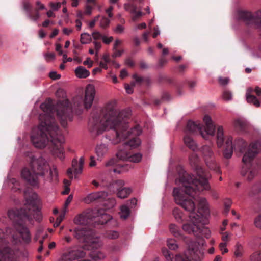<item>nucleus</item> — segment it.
<instances>
[{"label":"nucleus","mask_w":261,"mask_h":261,"mask_svg":"<svg viewBox=\"0 0 261 261\" xmlns=\"http://www.w3.org/2000/svg\"><path fill=\"white\" fill-rule=\"evenodd\" d=\"M49 76L50 79L54 80H58L61 78V75L58 74L55 71L50 72L49 74Z\"/></svg>","instance_id":"nucleus-57"},{"label":"nucleus","mask_w":261,"mask_h":261,"mask_svg":"<svg viewBox=\"0 0 261 261\" xmlns=\"http://www.w3.org/2000/svg\"><path fill=\"white\" fill-rule=\"evenodd\" d=\"M84 163V158L82 156L78 161L77 159H73L72 162V167L69 168L67 171V174L70 179H73V172L75 175L74 178H76V175L82 173Z\"/></svg>","instance_id":"nucleus-15"},{"label":"nucleus","mask_w":261,"mask_h":261,"mask_svg":"<svg viewBox=\"0 0 261 261\" xmlns=\"http://www.w3.org/2000/svg\"><path fill=\"white\" fill-rule=\"evenodd\" d=\"M205 244L203 239H199V242H196L190 241L188 243V251L190 254V257H184L180 255H177L175 256V261H200L203 257V251L201 247Z\"/></svg>","instance_id":"nucleus-10"},{"label":"nucleus","mask_w":261,"mask_h":261,"mask_svg":"<svg viewBox=\"0 0 261 261\" xmlns=\"http://www.w3.org/2000/svg\"><path fill=\"white\" fill-rule=\"evenodd\" d=\"M74 222L75 224L77 225H86L88 223L87 217L86 215L80 214L74 218Z\"/></svg>","instance_id":"nucleus-30"},{"label":"nucleus","mask_w":261,"mask_h":261,"mask_svg":"<svg viewBox=\"0 0 261 261\" xmlns=\"http://www.w3.org/2000/svg\"><path fill=\"white\" fill-rule=\"evenodd\" d=\"M49 6L54 11H57L61 8V3L59 2L56 3L51 2L49 3Z\"/></svg>","instance_id":"nucleus-55"},{"label":"nucleus","mask_w":261,"mask_h":261,"mask_svg":"<svg viewBox=\"0 0 261 261\" xmlns=\"http://www.w3.org/2000/svg\"><path fill=\"white\" fill-rule=\"evenodd\" d=\"M241 174L243 176H246L248 181H251L254 177L256 173L255 171H248L246 167H243L242 169Z\"/></svg>","instance_id":"nucleus-29"},{"label":"nucleus","mask_w":261,"mask_h":261,"mask_svg":"<svg viewBox=\"0 0 261 261\" xmlns=\"http://www.w3.org/2000/svg\"><path fill=\"white\" fill-rule=\"evenodd\" d=\"M173 215L177 221L181 222L182 221V212L179 208H174L173 211Z\"/></svg>","instance_id":"nucleus-40"},{"label":"nucleus","mask_w":261,"mask_h":261,"mask_svg":"<svg viewBox=\"0 0 261 261\" xmlns=\"http://www.w3.org/2000/svg\"><path fill=\"white\" fill-rule=\"evenodd\" d=\"M95 94L94 86L92 84H88L85 88L83 102L84 107L86 109H89L92 107Z\"/></svg>","instance_id":"nucleus-16"},{"label":"nucleus","mask_w":261,"mask_h":261,"mask_svg":"<svg viewBox=\"0 0 261 261\" xmlns=\"http://www.w3.org/2000/svg\"><path fill=\"white\" fill-rule=\"evenodd\" d=\"M117 158L122 161H128L129 154L125 150H120L116 154Z\"/></svg>","instance_id":"nucleus-39"},{"label":"nucleus","mask_w":261,"mask_h":261,"mask_svg":"<svg viewBox=\"0 0 261 261\" xmlns=\"http://www.w3.org/2000/svg\"><path fill=\"white\" fill-rule=\"evenodd\" d=\"M126 125L127 126V128L125 130L121 128L119 129V132L120 134V138L121 139L120 142L128 138L131 134L134 136H139L142 133V130L139 126H136L134 128H132L130 130H127L128 126L126 123Z\"/></svg>","instance_id":"nucleus-18"},{"label":"nucleus","mask_w":261,"mask_h":261,"mask_svg":"<svg viewBox=\"0 0 261 261\" xmlns=\"http://www.w3.org/2000/svg\"><path fill=\"white\" fill-rule=\"evenodd\" d=\"M170 232L175 237H179L181 236L179 228L175 224H171L169 226Z\"/></svg>","instance_id":"nucleus-38"},{"label":"nucleus","mask_w":261,"mask_h":261,"mask_svg":"<svg viewBox=\"0 0 261 261\" xmlns=\"http://www.w3.org/2000/svg\"><path fill=\"white\" fill-rule=\"evenodd\" d=\"M125 89L128 94H132L133 93V88L129 85L126 84L124 85Z\"/></svg>","instance_id":"nucleus-64"},{"label":"nucleus","mask_w":261,"mask_h":261,"mask_svg":"<svg viewBox=\"0 0 261 261\" xmlns=\"http://www.w3.org/2000/svg\"><path fill=\"white\" fill-rule=\"evenodd\" d=\"M10 233V229L6 227L4 229L0 228V257L4 259H9L12 257L13 254V251L10 248L4 246H5L8 241H6L9 233Z\"/></svg>","instance_id":"nucleus-12"},{"label":"nucleus","mask_w":261,"mask_h":261,"mask_svg":"<svg viewBox=\"0 0 261 261\" xmlns=\"http://www.w3.org/2000/svg\"><path fill=\"white\" fill-rule=\"evenodd\" d=\"M232 203V200L230 199H226L224 201V213L227 215Z\"/></svg>","instance_id":"nucleus-44"},{"label":"nucleus","mask_w":261,"mask_h":261,"mask_svg":"<svg viewBox=\"0 0 261 261\" xmlns=\"http://www.w3.org/2000/svg\"><path fill=\"white\" fill-rule=\"evenodd\" d=\"M137 203V200L134 198L128 200L125 205H127L129 208H133L136 205Z\"/></svg>","instance_id":"nucleus-50"},{"label":"nucleus","mask_w":261,"mask_h":261,"mask_svg":"<svg viewBox=\"0 0 261 261\" xmlns=\"http://www.w3.org/2000/svg\"><path fill=\"white\" fill-rule=\"evenodd\" d=\"M73 231L75 238L79 241L89 244L93 248L97 249L102 246L101 242L97 238H94L93 230L86 227H78Z\"/></svg>","instance_id":"nucleus-9"},{"label":"nucleus","mask_w":261,"mask_h":261,"mask_svg":"<svg viewBox=\"0 0 261 261\" xmlns=\"http://www.w3.org/2000/svg\"><path fill=\"white\" fill-rule=\"evenodd\" d=\"M102 40L104 43L109 44L113 40V37L112 36L107 37L106 36H103Z\"/></svg>","instance_id":"nucleus-59"},{"label":"nucleus","mask_w":261,"mask_h":261,"mask_svg":"<svg viewBox=\"0 0 261 261\" xmlns=\"http://www.w3.org/2000/svg\"><path fill=\"white\" fill-rule=\"evenodd\" d=\"M203 121L205 124V135L204 134L202 130V127L199 123L198 124L191 120L188 121L187 122L185 133L187 134H194L197 131L199 130L201 135L205 139H207L208 135L214 136L215 131V126L213 124L211 118L209 116L206 115L203 118Z\"/></svg>","instance_id":"nucleus-8"},{"label":"nucleus","mask_w":261,"mask_h":261,"mask_svg":"<svg viewBox=\"0 0 261 261\" xmlns=\"http://www.w3.org/2000/svg\"><path fill=\"white\" fill-rule=\"evenodd\" d=\"M108 148L106 144H101L97 145L95 148V153L98 159L101 160L107 153Z\"/></svg>","instance_id":"nucleus-22"},{"label":"nucleus","mask_w":261,"mask_h":261,"mask_svg":"<svg viewBox=\"0 0 261 261\" xmlns=\"http://www.w3.org/2000/svg\"><path fill=\"white\" fill-rule=\"evenodd\" d=\"M201 151L204 161L214 156L212 149L208 146L204 145L201 148Z\"/></svg>","instance_id":"nucleus-25"},{"label":"nucleus","mask_w":261,"mask_h":261,"mask_svg":"<svg viewBox=\"0 0 261 261\" xmlns=\"http://www.w3.org/2000/svg\"><path fill=\"white\" fill-rule=\"evenodd\" d=\"M207 166L211 169L217 172H219L220 170L219 166L216 164L215 160H214V156L213 158H210L204 161Z\"/></svg>","instance_id":"nucleus-28"},{"label":"nucleus","mask_w":261,"mask_h":261,"mask_svg":"<svg viewBox=\"0 0 261 261\" xmlns=\"http://www.w3.org/2000/svg\"><path fill=\"white\" fill-rule=\"evenodd\" d=\"M242 246L239 243H237L236 245V249L234 251V255L237 257H240L242 255Z\"/></svg>","instance_id":"nucleus-47"},{"label":"nucleus","mask_w":261,"mask_h":261,"mask_svg":"<svg viewBox=\"0 0 261 261\" xmlns=\"http://www.w3.org/2000/svg\"><path fill=\"white\" fill-rule=\"evenodd\" d=\"M80 105L81 98L79 96L73 98L72 103H70L67 99L59 100L57 102L56 106L57 115L63 127H65L67 126V120L70 118L72 109L79 107Z\"/></svg>","instance_id":"nucleus-7"},{"label":"nucleus","mask_w":261,"mask_h":261,"mask_svg":"<svg viewBox=\"0 0 261 261\" xmlns=\"http://www.w3.org/2000/svg\"><path fill=\"white\" fill-rule=\"evenodd\" d=\"M254 224L256 227L261 229V215L255 219Z\"/></svg>","instance_id":"nucleus-62"},{"label":"nucleus","mask_w":261,"mask_h":261,"mask_svg":"<svg viewBox=\"0 0 261 261\" xmlns=\"http://www.w3.org/2000/svg\"><path fill=\"white\" fill-rule=\"evenodd\" d=\"M189 160H190V163L192 165H193L195 166H196V164L199 161V157L196 153H192L189 156Z\"/></svg>","instance_id":"nucleus-43"},{"label":"nucleus","mask_w":261,"mask_h":261,"mask_svg":"<svg viewBox=\"0 0 261 261\" xmlns=\"http://www.w3.org/2000/svg\"><path fill=\"white\" fill-rule=\"evenodd\" d=\"M222 98L226 101L231 100L232 98L231 92L228 90H225L222 94Z\"/></svg>","instance_id":"nucleus-46"},{"label":"nucleus","mask_w":261,"mask_h":261,"mask_svg":"<svg viewBox=\"0 0 261 261\" xmlns=\"http://www.w3.org/2000/svg\"><path fill=\"white\" fill-rule=\"evenodd\" d=\"M132 191V189L129 188H124L118 190L117 196L121 199H124L130 195Z\"/></svg>","instance_id":"nucleus-33"},{"label":"nucleus","mask_w":261,"mask_h":261,"mask_svg":"<svg viewBox=\"0 0 261 261\" xmlns=\"http://www.w3.org/2000/svg\"><path fill=\"white\" fill-rule=\"evenodd\" d=\"M113 53L112 56L113 58L119 57L121 56V55L124 53L123 50H118L117 49L113 50Z\"/></svg>","instance_id":"nucleus-56"},{"label":"nucleus","mask_w":261,"mask_h":261,"mask_svg":"<svg viewBox=\"0 0 261 261\" xmlns=\"http://www.w3.org/2000/svg\"><path fill=\"white\" fill-rule=\"evenodd\" d=\"M119 236V233L118 231L114 230L108 231L106 232L107 238L110 239H117Z\"/></svg>","instance_id":"nucleus-41"},{"label":"nucleus","mask_w":261,"mask_h":261,"mask_svg":"<svg viewBox=\"0 0 261 261\" xmlns=\"http://www.w3.org/2000/svg\"><path fill=\"white\" fill-rule=\"evenodd\" d=\"M167 246L170 249L173 250H175L178 248V246L176 244L175 240L171 239L167 240Z\"/></svg>","instance_id":"nucleus-42"},{"label":"nucleus","mask_w":261,"mask_h":261,"mask_svg":"<svg viewBox=\"0 0 261 261\" xmlns=\"http://www.w3.org/2000/svg\"><path fill=\"white\" fill-rule=\"evenodd\" d=\"M91 41V37L90 34L87 33L81 34L80 42L82 44H88Z\"/></svg>","instance_id":"nucleus-36"},{"label":"nucleus","mask_w":261,"mask_h":261,"mask_svg":"<svg viewBox=\"0 0 261 261\" xmlns=\"http://www.w3.org/2000/svg\"><path fill=\"white\" fill-rule=\"evenodd\" d=\"M24 196L26 201L25 205L30 211L31 207H34V201L37 198V195L35 192L29 193L25 191Z\"/></svg>","instance_id":"nucleus-20"},{"label":"nucleus","mask_w":261,"mask_h":261,"mask_svg":"<svg viewBox=\"0 0 261 261\" xmlns=\"http://www.w3.org/2000/svg\"><path fill=\"white\" fill-rule=\"evenodd\" d=\"M226 246L227 243L226 242H222L219 244V248L221 251H222V254L228 252V250L226 248Z\"/></svg>","instance_id":"nucleus-54"},{"label":"nucleus","mask_w":261,"mask_h":261,"mask_svg":"<svg viewBox=\"0 0 261 261\" xmlns=\"http://www.w3.org/2000/svg\"><path fill=\"white\" fill-rule=\"evenodd\" d=\"M199 206L203 212L206 213L208 211V203L205 198H200L199 200Z\"/></svg>","instance_id":"nucleus-37"},{"label":"nucleus","mask_w":261,"mask_h":261,"mask_svg":"<svg viewBox=\"0 0 261 261\" xmlns=\"http://www.w3.org/2000/svg\"><path fill=\"white\" fill-rule=\"evenodd\" d=\"M234 126L236 128L241 131H245L248 127L247 123L241 119H237L234 121Z\"/></svg>","instance_id":"nucleus-27"},{"label":"nucleus","mask_w":261,"mask_h":261,"mask_svg":"<svg viewBox=\"0 0 261 261\" xmlns=\"http://www.w3.org/2000/svg\"><path fill=\"white\" fill-rule=\"evenodd\" d=\"M184 142L186 146L193 151H195L197 149V145L194 141L192 138L186 134L184 138Z\"/></svg>","instance_id":"nucleus-23"},{"label":"nucleus","mask_w":261,"mask_h":261,"mask_svg":"<svg viewBox=\"0 0 261 261\" xmlns=\"http://www.w3.org/2000/svg\"><path fill=\"white\" fill-rule=\"evenodd\" d=\"M197 190H195L191 195L194 196V194L196 193ZM184 193L188 195L186 193L185 187L182 185L181 188H174L173 191V196H174L176 203L180 205L185 210L189 212V218L191 221L193 222H199L203 216V215L200 213L196 214L195 213V205L194 202L191 199H186L184 195ZM189 195V194H188Z\"/></svg>","instance_id":"nucleus-5"},{"label":"nucleus","mask_w":261,"mask_h":261,"mask_svg":"<svg viewBox=\"0 0 261 261\" xmlns=\"http://www.w3.org/2000/svg\"><path fill=\"white\" fill-rule=\"evenodd\" d=\"M44 58L47 62L54 60L55 58V54L54 53H47L44 54Z\"/></svg>","instance_id":"nucleus-51"},{"label":"nucleus","mask_w":261,"mask_h":261,"mask_svg":"<svg viewBox=\"0 0 261 261\" xmlns=\"http://www.w3.org/2000/svg\"><path fill=\"white\" fill-rule=\"evenodd\" d=\"M92 37L94 39V40H98V39H99L100 38L102 39V37L103 36L101 35V34L98 31H95V32H93L92 33Z\"/></svg>","instance_id":"nucleus-61"},{"label":"nucleus","mask_w":261,"mask_h":261,"mask_svg":"<svg viewBox=\"0 0 261 261\" xmlns=\"http://www.w3.org/2000/svg\"><path fill=\"white\" fill-rule=\"evenodd\" d=\"M162 253L167 260L172 261V255L169 253V251L167 249H163L162 250Z\"/></svg>","instance_id":"nucleus-49"},{"label":"nucleus","mask_w":261,"mask_h":261,"mask_svg":"<svg viewBox=\"0 0 261 261\" xmlns=\"http://www.w3.org/2000/svg\"><path fill=\"white\" fill-rule=\"evenodd\" d=\"M218 81L221 85L225 86L228 84L229 82V79L228 77L223 78L222 77H219L218 78Z\"/></svg>","instance_id":"nucleus-53"},{"label":"nucleus","mask_w":261,"mask_h":261,"mask_svg":"<svg viewBox=\"0 0 261 261\" xmlns=\"http://www.w3.org/2000/svg\"><path fill=\"white\" fill-rule=\"evenodd\" d=\"M107 196V193L104 191H99L97 192L92 193L88 194L84 199V201L86 203H90L94 201L104 198Z\"/></svg>","instance_id":"nucleus-19"},{"label":"nucleus","mask_w":261,"mask_h":261,"mask_svg":"<svg viewBox=\"0 0 261 261\" xmlns=\"http://www.w3.org/2000/svg\"><path fill=\"white\" fill-rule=\"evenodd\" d=\"M65 217V213L61 214L59 217H58L56 219V221L55 223L54 224L55 227H58L60 224L61 223V222L63 221L64 218Z\"/></svg>","instance_id":"nucleus-58"},{"label":"nucleus","mask_w":261,"mask_h":261,"mask_svg":"<svg viewBox=\"0 0 261 261\" xmlns=\"http://www.w3.org/2000/svg\"><path fill=\"white\" fill-rule=\"evenodd\" d=\"M40 108L45 114L40 115L41 120L40 124L37 128L33 129L32 142L35 147L42 148L46 146L48 142L50 141L54 146V154L62 159L64 158V151L62 144L64 142V138L55 119L51 115L53 111L52 99L48 98L40 105Z\"/></svg>","instance_id":"nucleus-1"},{"label":"nucleus","mask_w":261,"mask_h":261,"mask_svg":"<svg viewBox=\"0 0 261 261\" xmlns=\"http://www.w3.org/2000/svg\"><path fill=\"white\" fill-rule=\"evenodd\" d=\"M119 215L122 220H126L130 215V208L126 205H122L120 207Z\"/></svg>","instance_id":"nucleus-26"},{"label":"nucleus","mask_w":261,"mask_h":261,"mask_svg":"<svg viewBox=\"0 0 261 261\" xmlns=\"http://www.w3.org/2000/svg\"><path fill=\"white\" fill-rule=\"evenodd\" d=\"M86 252L81 248L75 247L64 253L58 261H70L78 259L84 257Z\"/></svg>","instance_id":"nucleus-14"},{"label":"nucleus","mask_w":261,"mask_h":261,"mask_svg":"<svg viewBox=\"0 0 261 261\" xmlns=\"http://www.w3.org/2000/svg\"><path fill=\"white\" fill-rule=\"evenodd\" d=\"M22 5L23 9L28 13V15L30 14V12L32 9L31 4L28 1H23Z\"/></svg>","instance_id":"nucleus-48"},{"label":"nucleus","mask_w":261,"mask_h":261,"mask_svg":"<svg viewBox=\"0 0 261 261\" xmlns=\"http://www.w3.org/2000/svg\"><path fill=\"white\" fill-rule=\"evenodd\" d=\"M83 64L84 65H87L88 68H91L93 65V61L88 57L84 61Z\"/></svg>","instance_id":"nucleus-63"},{"label":"nucleus","mask_w":261,"mask_h":261,"mask_svg":"<svg viewBox=\"0 0 261 261\" xmlns=\"http://www.w3.org/2000/svg\"><path fill=\"white\" fill-rule=\"evenodd\" d=\"M195 171L198 177V179H194L193 175L185 173L179 179L176 180V183L177 184H181L183 185L185 188L186 193L189 195H191L195 190L200 191L211 189V186L208 181V179L211 177L210 173L205 171L201 167L198 165L195 167Z\"/></svg>","instance_id":"nucleus-4"},{"label":"nucleus","mask_w":261,"mask_h":261,"mask_svg":"<svg viewBox=\"0 0 261 261\" xmlns=\"http://www.w3.org/2000/svg\"><path fill=\"white\" fill-rule=\"evenodd\" d=\"M142 158V154L137 153L132 155L129 154L128 161L133 163H139L141 161Z\"/></svg>","instance_id":"nucleus-35"},{"label":"nucleus","mask_w":261,"mask_h":261,"mask_svg":"<svg viewBox=\"0 0 261 261\" xmlns=\"http://www.w3.org/2000/svg\"><path fill=\"white\" fill-rule=\"evenodd\" d=\"M125 145H128L132 148H136L141 144V140L138 137H135L128 142L125 143Z\"/></svg>","instance_id":"nucleus-34"},{"label":"nucleus","mask_w":261,"mask_h":261,"mask_svg":"<svg viewBox=\"0 0 261 261\" xmlns=\"http://www.w3.org/2000/svg\"><path fill=\"white\" fill-rule=\"evenodd\" d=\"M33 216L34 218L37 221H40L42 219V214L39 210L34 211Z\"/></svg>","instance_id":"nucleus-52"},{"label":"nucleus","mask_w":261,"mask_h":261,"mask_svg":"<svg viewBox=\"0 0 261 261\" xmlns=\"http://www.w3.org/2000/svg\"><path fill=\"white\" fill-rule=\"evenodd\" d=\"M103 112L104 114L102 120L99 117L95 116L91 118L89 121V129L95 136L102 133L105 129L112 130L114 136H109V139L114 144L120 142L119 129L125 130L127 128L125 119L131 116V111L123 110L119 112L116 109V102L110 101L105 107Z\"/></svg>","instance_id":"nucleus-2"},{"label":"nucleus","mask_w":261,"mask_h":261,"mask_svg":"<svg viewBox=\"0 0 261 261\" xmlns=\"http://www.w3.org/2000/svg\"><path fill=\"white\" fill-rule=\"evenodd\" d=\"M8 217L14 222L16 230L20 234L23 240L28 243L31 240V234L24 226V222L29 219V213L23 208L10 210L8 212Z\"/></svg>","instance_id":"nucleus-6"},{"label":"nucleus","mask_w":261,"mask_h":261,"mask_svg":"<svg viewBox=\"0 0 261 261\" xmlns=\"http://www.w3.org/2000/svg\"><path fill=\"white\" fill-rule=\"evenodd\" d=\"M75 74L78 78L85 79L89 76L90 72L84 67L80 66L75 69Z\"/></svg>","instance_id":"nucleus-24"},{"label":"nucleus","mask_w":261,"mask_h":261,"mask_svg":"<svg viewBox=\"0 0 261 261\" xmlns=\"http://www.w3.org/2000/svg\"><path fill=\"white\" fill-rule=\"evenodd\" d=\"M261 149V144L258 142L251 143L248 148L247 151L243 156L242 161L245 164L250 163L259 153Z\"/></svg>","instance_id":"nucleus-13"},{"label":"nucleus","mask_w":261,"mask_h":261,"mask_svg":"<svg viewBox=\"0 0 261 261\" xmlns=\"http://www.w3.org/2000/svg\"><path fill=\"white\" fill-rule=\"evenodd\" d=\"M238 19L247 25H254L256 28L261 25V9L255 12L254 15L247 11L238 12Z\"/></svg>","instance_id":"nucleus-11"},{"label":"nucleus","mask_w":261,"mask_h":261,"mask_svg":"<svg viewBox=\"0 0 261 261\" xmlns=\"http://www.w3.org/2000/svg\"><path fill=\"white\" fill-rule=\"evenodd\" d=\"M233 152L232 138L228 137L225 143V148L224 151V156L226 159H230Z\"/></svg>","instance_id":"nucleus-21"},{"label":"nucleus","mask_w":261,"mask_h":261,"mask_svg":"<svg viewBox=\"0 0 261 261\" xmlns=\"http://www.w3.org/2000/svg\"><path fill=\"white\" fill-rule=\"evenodd\" d=\"M124 30V28L121 24H118L117 27L114 29V31L116 33L120 34L123 32Z\"/></svg>","instance_id":"nucleus-60"},{"label":"nucleus","mask_w":261,"mask_h":261,"mask_svg":"<svg viewBox=\"0 0 261 261\" xmlns=\"http://www.w3.org/2000/svg\"><path fill=\"white\" fill-rule=\"evenodd\" d=\"M22 178L30 185L39 188L41 182L57 181L58 173L56 167H50L47 161L42 157H32L29 168L22 169Z\"/></svg>","instance_id":"nucleus-3"},{"label":"nucleus","mask_w":261,"mask_h":261,"mask_svg":"<svg viewBox=\"0 0 261 261\" xmlns=\"http://www.w3.org/2000/svg\"><path fill=\"white\" fill-rule=\"evenodd\" d=\"M224 142V133L222 127L219 126L217 133V143L218 146L221 147Z\"/></svg>","instance_id":"nucleus-32"},{"label":"nucleus","mask_w":261,"mask_h":261,"mask_svg":"<svg viewBox=\"0 0 261 261\" xmlns=\"http://www.w3.org/2000/svg\"><path fill=\"white\" fill-rule=\"evenodd\" d=\"M202 219V217L200 219V221L197 222L191 221L192 222V224H184L182 227L183 230L188 234L193 233L196 237H200L199 234L202 233L203 229L196 224L201 223Z\"/></svg>","instance_id":"nucleus-17"},{"label":"nucleus","mask_w":261,"mask_h":261,"mask_svg":"<svg viewBox=\"0 0 261 261\" xmlns=\"http://www.w3.org/2000/svg\"><path fill=\"white\" fill-rule=\"evenodd\" d=\"M110 20L105 17H102L100 21V27L101 28H106L109 25Z\"/></svg>","instance_id":"nucleus-45"},{"label":"nucleus","mask_w":261,"mask_h":261,"mask_svg":"<svg viewBox=\"0 0 261 261\" xmlns=\"http://www.w3.org/2000/svg\"><path fill=\"white\" fill-rule=\"evenodd\" d=\"M246 98L248 103L253 104L256 107H259L260 105L257 98L255 96L250 94L249 92L246 93Z\"/></svg>","instance_id":"nucleus-31"}]
</instances>
